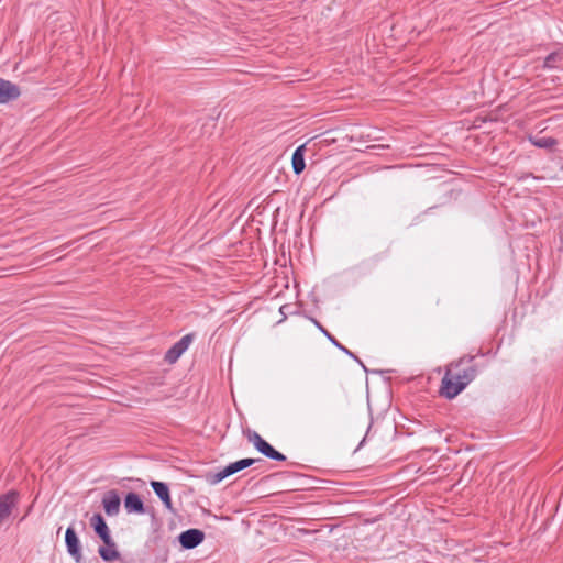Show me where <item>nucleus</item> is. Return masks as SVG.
Segmentation results:
<instances>
[{"instance_id": "obj_7", "label": "nucleus", "mask_w": 563, "mask_h": 563, "mask_svg": "<svg viewBox=\"0 0 563 563\" xmlns=\"http://www.w3.org/2000/svg\"><path fill=\"white\" fill-rule=\"evenodd\" d=\"M121 499L117 490H108L102 497V506L108 516H117L120 511Z\"/></svg>"}, {"instance_id": "obj_19", "label": "nucleus", "mask_w": 563, "mask_h": 563, "mask_svg": "<svg viewBox=\"0 0 563 563\" xmlns=\"http://www.w3.org/2000/svg\"><path fill=\"white\" fill-rule=\"evenodd\" d=\"M554 140L553 139H542L540 140L539 142H537L536 144L539 146V147H549V146H552L554 144Z\"/></svg>"}, {"instance_id": "obj_11", "label": "nucleus", "mask_w": 563, "mask_h": 563, "mask_svg": "<svg viewBox=\"0 0 563 563\" xmlns=\"http://www.w3.org/2000/svg\"><path fill=\"white\" fill-rule=\"evenodd\" d=\"M124 507L128 512L143 514L144 504L136 493H129L124 499Z\"/></svg>"}, {"instance_id": "obj_5", "label": "nucleus", "mask_w": 563, "mask_h": 563, "mask_svg": "<svg viewBox=\"0 0 563 563\" xmlns=\"http://www.w3.org/2000/svg\"><path fill=\"white\" fill-rule=\"evenodd\" d=\"M65 543L67 552L75 560L76 563L82 562V554L80 548V541L73 527H68L65 533Z\"/></svg>"}, {"instance_id": "obj_2", "label": "nucleus", "mask_w": 563, "mask_h": 563, "mask_svg": "<svg viewBox=\"0 0 563 563\" xmlns=\"http://www.w3.org/2000/svg\"><path fill=\"white\" fill-rule=\"evenodd\" d=\"M19 497V493L13 489L4 494H0V525L10 518L18 506Z\"/></svg>"}, {"instance_id": "obj_14", "label": "nucleus", "mask_w": 563, "mask_h": 563, "mask_svg": "<svg viewBox=\"0 0 563 563\" xmlns=\"http://www.w3.org/2000/svg\"><path fill=\"white\" fill-rule=\"evenodd\" d=\"M292 170L296 175L303 172L306 167L305 163V145L298 146L291 157Z\"/></svg>"}, {"instance_id": "obj_6", "label": "nucleus", "mask_w": 563, "mask_h": 563, "mask_svg": "<svg viewBox=\"0 0 563 563\" xmlns=\"http://www.w3.org/2000/svg\"><path fill=\"white\" fill-rule=\"evenodd\" d=\"M205 539V533L198 529H188L179 534V542L184 549H194Z\"/></svg>"}, {"instance_id": "obj_13", "label": "nucleus", "mask_w": 563, "mask_h": 563, "mask_svg": "<svg viewBox=\"0 0 563 563\" xmlns=\"http://www.w3.org/2000/svg\"><path fill=\"white\" fill-rule=\"evenodd\" d=\"M98 552L101 559L106 562H113L120 558V553L111 537L109 543H104V547H100Z\"/></svg>"}, {"instance_id": "obj_1", "label": "nucleus", "mask_w": 563, "mask_h": 563, "mask_svg": "<svg viewBox=\"0 0 563 563\" xmlns=\"http://www.w3.org/2000/svg\"><path fill=\"white\" fill-rule=\"evenodd\" d=\"M478 368L474 364V356L461 357L451 363L441 380L440 395L446 399L455 398L477 376Z\"/></svg>"}, {"instance_id": "obj_8", "label": "nucleus", "mask_w": 563, "mask_h": 563, "mask_svg": "<svg viewBox=\"0 0 563 563\" xmlns=\"http://www.w3.org/2000/svg\"><path fill=\"white\" fill-rule=\"evenodd\" d=\"M20 88L5 79L0 78V103H8L20 97Z\"/></svg>"}, {"instance_id": "obj_9", "label": "nucleus", "mask_w": 563, "mask_h": 563, "mask_svg": "<svg viewBox=\"0 0 563 563\" xmlns=\"http://www.w3.org/2000/svg\"><path fill=\"white\" fill-rule=\"evenodd\" d=\"M90 525L92 526L95 532L100 537L103 543H109L110 541V531L109 528L100 514H95L90 519Z\"/></svg>"}, {"instance_id": "obj_3", "label": "nucleus", "mask_w": 563, "mask_h": 563, "mask_svg": "<svg viewBox=\"0 0 563 563\" xmlns=\"http://www.w3.org/2000/svg\"><path fill=\"white\" fill-rule=\"evenodd\" d=\"M194 341V334L189 333L184 335L177 341L168 351L165 353L164 360L168 364H174L178 358L188 350L189 345Z\"/></svg>"}, {"instance_id": "obj_12", "label": "nucleus", "mask_w": 563, "mask_h": 563, "mask_svg": "<svg viewBox=\"0 0 563 563\" xmlns=\"http://www.w3.org/2000/svg\"><path fill=\"white\" fill-rule=\"evenodd\" d=\"M151 486L166 508H172V499L168 486L163 482L152 481Z\"/></svg>"}, {"instance_id": "obj_4", "label": "nucleus", "mask_w": 563, "mask_h": 563, "mask_svg": "<svg viewBox=\"0 0 563 563\" xmlns=\"http://www.w3.org/2000/svg\"><path fill=\"white\" fill-rule=\"evenodd\" d=\"M258 460L256 459H242L236 462L230 463L225 467H223L221 471L214 474L213 476V483H219L222 479L235 474L236 472H240L251 465H253Z\"/></svg>"}, {"instance_id": "obj_18", "label": "nucleus", "mask_w": 563, "mask_h": 563, "mask_svg": "<svg viewBox=\"0 0 563 563\" xmlns=\"http://www.w3.org/2000/svg\"><path fill=\"white\" fill-rule=\"evenodd\" d=\"M247 440L255 446L256 450L264 441V439L255 431L247 432Z\"/></svg>"}, {"instance_id": "obj_17", "label": "nucleus", "mask_w": 563, "mask_h": 563, "mask_svg": "<svg viewBox=\"0 0 563 563\" xmlns=\"http://www.w3.org/2000/svg\"><path fill=\"white\" fill-rule=\"evenodd\" d=\"M247 440L255 446L256 450L264 441V439L255 431L247 432Z\"/></svg>"}, {"instance_id": "obj_16", "label": "nucleus", "mask_w": 563, "mask_h": 563, "mask_svg": "<svg viewBox=\"0 0 563 563\" xmlns=\"http://www.w3.org/2000/svg\"><path fill=\"white\" fill-rule=\"evenodd\" d=\"M560 60L561 55L559 53H551L545 57L543 62V68H554L555 64Z\"/></svg>"}, {"instance_id": "obj_15", "label": "nucleus", "mask_w": 563, "mask_h": 563, "mask_svg": "<svg viewBox=\"0 0 563 563\" xmlns=\"http://www.w3.org/2000/svg\"><path fill=\"white\" fill-rule=\"evenodd\" d=\"M257 451L261 452L263 455H265L266 457L268 459H272V460H275V461H279V462H283L286 460V456L276 451L268 442H266L265 440L263 441V443L257 448Z\"/></svg>"}, {"instance_id": "obj_10", "label": "nucleus", "mask_w": 563, "mask_h": 563, "mask_svg": "<svg viewBox=\"0 0 563 563\" xmlns=\"http://www.w3.org/2000/svg\"><path fill=\"white\" fill-rule=\"evenodd\" d=\"M313 323L316 324V327L328 338V340L334 345L336 346L339 350H341L343 353H345L346 355H349L350 357H352L353 360H355L360 365H362L364 368V364L363 362L354 354L352 353L349 349H346L344 345H342L338 340L336 338H334L327 329H324L322 327V324L316 320V319H312Z\"/></svg>"}]
</instances>
